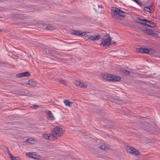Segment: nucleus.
I'll list each match as a JSON object with an SVG mask.
<instances>
[{"mask_svg": "<svg viewBox=\"0 0 160 160\" xmlns=\"http://www.w3.org/2000/svg\"><path fill=\"white\" fill-rule=\"evenodd\" d=\"M64 132L63 129L60 126H57L52 130V134L44 133L42 137L46 139L56 140L57 137H60Z\"/></svg>", "mask_w": 160, "mask_h": 160, "instance_id": "obj_1", "label": "nucleus"}, {"mask_svg": "<svg viewBox=\"0 0 160 160\" xmlns=\"http://www.w3.org/2000/svg\"><path fill=\"white\" fill-rule=\"evenodd\" d=\"M126 13L118 8L113 7L111 9L112 16L113 18H116L117 19H121V17L125 16V14Z\"/></svg>", "mask_w": 160, "mask_h": 160, "instance_id": "obj_2", "label": "nucleus"}, {"mask_svg": "<svg viewBox=\"0 0 160 160\" xmlns=\"http://www.w3.org/2000/svg\"><path fill=\"white\" fill-rule=\"evenodd\" d=\"M102 42L100 44V45H102L104 47L105 46L109 47L112 41V38H111L109 34H107L101 38Z\"/></svg>", "mask_w": 160, "mask_h": 160, "instance_id": "obj_3", "label": "nucleus"}, {"mask_svg": "<svg viewBox=\"0 0 160 160\" xmlns=\"http://www.w3.org/2000/svg\"><path fill=\"white\" fill-rule=\"evenodd\" d=\"M103 77L104 79L108 81H120L121 79L120 77L117 75L109 74H105Z\"/></svg>", "mask_w": 160, "mask_h": 160, "instance_id": "obj_4", "label": "nucleus"}, {"mask_svg": "<svg viewBox=\"0 0 160 160\" xmlns=\"http://www.w3.org/2000/svg\"><path fill=\"white\" fill-rule=\"evenodd\" d=\"M35 152H29L26 153L27 157L29 158H32L36 159H40V157L38 155L35 154Z\"/></svg>", "mask_w": 160, "mask_h": 160, "instance_id": "obj_5", "label": "nucleus"}, {"mask_svg": "<svg viewBox=\"0 0 160 160\" xmlns=\"http://www.w3.org/2000/svg\"><path fill=\"white\" fill-rule=\"evenodd\" d=\"M127 149L128 152L130 153L136 155H140L139 152L133 148L128 147Z\"/></svg>", "mask_w": 160, "mask_h": 160, "instance_id": "obj_6", "label": "nucleus"}, {"mask_svg": "<svg viewBox=\"0 0 160 160\" xmlns=\"http://www.w3.org/2000/svg\"><path fill=\"white\" fill-rule=\"evenodd\" d=\"M70 33L72 34H73L77 36H85L86 34V32H81L80 31L72 30L70 31Z\"/></svg>", "mask_w": 160, "mask_h": 160, "instance_id": "obj_7", "label": "nucleus"}, {"mask_svg": "<svg viewBox=\"0 0 160 160\" xmlns=\"http://www.w3.org/2000/svg\"><path fill=\"white\" fill-rule=\"evenodd\" d=\"M137 51L140 53H144L148 54L149 51L148 49L140 48L137 49Z\"/></svg>", "mask_w": 160, "mask_h": 160, "instance_id": "obj_8", "label": "nucleus"}, {"mask_svg": "<svg viewBox=\"0 0 160 160\" xmlns=\"http://www.w3.org/2000/svg\"><path fill=\"white\" fill-rule=\"evenodd\" d=\"M101 38V36L99 35H97L96 36L95 35H91L88 37V39L92 40H96L99 39Z\"/></svg>", "mask_w": 160, "mask_h": 160, "instance_id": "obj_9", "label": "nucleus"}, {"mask_svg": "<svg viewBox=\"0 0 160 160\" xmlns=\"http://www.w3.org/2000/svg\"><path fill=\"white\" fill-rule=\"evenodd\" d=\"M138 22L142 25H146L147 26V23H148L149 20L145 19H142L140 18H138Z\"/></svg>", "mask_w": 160, "mask_h": 160, "instance_id": "obj_10", "label": "nucleus"}, {"mask_svg": "<svg viewBox=\"0 0 160 160\" xmlns=\"http://www.w3.org/2000/svg\"><path fill=\"white\" fill-rule=\"evenodd\" d=\"M99 148L100 149L104 151H107L110 148L108 145L104 144L100 146Z\"/></svg>", "mask_w": 160, "mask_h": 160, "instance_id": "obj_11", "label": "nucleus"}, {"mask_svg": "<svg viewBox=\"0 0 160 160\" xmlns=\"http://www.w3.org/2000/svg\"><path fill=\"white\" fill-rule=\"evenodd\" d=\"M47 116L50 120H53L55 119V118L52 112L50 111H48L47 112Z\"/></svg>", "mask_w": 160, "mask_h": 160, "instance_id": "obj_12", "label": "nucleus"}, {"mask_svg": "<svg viewBox=\"0 0 160 160\" xmlns=\"http://www.w3.org/2000/svg\"><path fill=\"white\" fill-rule=\"evenodd\" d=\"M144 9L145 10H146L151 13H152L154 11V10L152 8H150L149 7H144Z\"/></svg>", "mask_w": 160, "mask_h": 160, "instance_id": "obj_13", "label": "nucleus"}, {"mask_svg": "<svg viewBox=\"0 0 160 160\" xmlns=\"http://www.w3.org/2000/svg\"><path fill=\"white\" fill-rule=\"evenodd\" d=\"M28 84L32 86L35 87L37 83L35 81L30 80L28 81Z\"/></svg>", "mask_w": 160, "mask_h": 160, "instance_id": "obj_14", "label": "nucleus"}, {"mask_svg": "<svg viewBox=\"0 0 160 160\" xmlns=\"http://www.w3.org/2000/svg\"><path fill=\"white\" fill-rule=\"evenodd\" d=\"M148 23H149L150 25L148 24L147 25V26L151 27L152 28H154L156 27V24L153 23L152 21L149 20L148 21Z\"/></svg>", "mask_w": 160, "mask_h": 160, "instance_id": "obj_15", "label": "nucleus"}, {"mask_svg": "<svg viewBox=\"0 0 160 160\" xmlns=\"http://www.w3.org/2000/svg\"><path fill=\"white\" fill-rule=\"evenodd\" d=\"M34 141L35 140L34 138H28L26 141V142H28V143L31 144L33 143Z\"/></svg>", "mask_w": 160, "mask_h": 160, "instance_id": "obj_16", "label": "nucleus"}, {"mask_svg": "<svg viewBox=\"0 0 160 160\" xmlns=\"http://www.w3.org/2000/svg\"><path fill=\"white\" fill-rule=\"evenodd\" d=\"M64 103L66 106H69V107L71 106V103H73L72 102H70L69 100H66L64 101Z\"/></svg>", "mask_w": 160, "mask_h": 160, "instance_id": "obj_17", "label": "nucleus"}, {"mask_svg": "<svg viewBox=\"0 0 160 160\" xmlns=\"http://www.w3.org/2000/svg\"><path fill=\"white\" fill-rule=\"evenodd\" d=\"M149 51L148 54H153L156 53V51L155 50L152 49V48H149Z\"/></svg>", "mask_w": 160, "mask_h": 160, "instance_id": "obj_18", "label": "nucleus"}, {"mask_svg": "<svg viewBox=\"0 0 160 160\" xmlns=\"http://www.w3.org/2000/svg\"><path fill=\"white\" fill-rule=\"evenodd\" d=\"M46 28L48 30H53L55 29L54 27L50 25H48L46 27Z\"/></svg>", "mask_w": 160, "mask_h": 160, "instance_id": "obj_19", "label": "nucleus"}, {"mask_svg": "<svg viewBox=\"0 0 160 160\" xmlns=\"http://www.w3.org/2000/svg\"><path fill=\"white\" fill-rule=\"evenodd\" d=\"M6 149H7V153H8V155H9V156L10 157L12 160V159L13 157L14 156H12V155L11 154L9 150L8 149V148H7Z\"/></svg>", "mask_w": 160, "mask_h": 160, "instance_id": "obj_20", "label": "nucleus"}, {"mask_svg": "<svg viewBox=\"0 0 160 160\" xmlns=\"http://www.w3.org/2000/svg\"><path fill=\"white\" fill-rule=\"evenodd\" d=\"M75 84L76 86L80 87V86L81 85V84H82V82L78 81H76L75 82Z\"/></svg>", "mask_w": 160, "mask_h": 160, "instance_id": "obj_21", "label": "nucleus"}, {"mask_svg": "<svg viewBox=\"0 0 160 160\" xmlns=\"http://www.w3.org/2000/svg\"><path fill=\"white\" fill-rule=\"evenodd\" d=\"M16 77L18 78H20L24 77L23 72L16 75Z\"/></svg>", "mask_w": 160, "mask_h": 160, "instance_id": "obj_22", "label": "nucleus"}, {"mask_svg": "<svg viewBox=\"0 0 160 160\" xmlns=\"http://www.w3.org/2000/svg\"><path fill=\"white\" fill-rule=\"evenodd\" d=\"M24 77H28L30 76V74L29 72H23Z\"/></svg>", "mask_w": 160, "mask_h": 160, "instance_id": "obj_23", "label": "nucleus"}, {"mask_svg": "<svg viewBox=\"0 0 160 160\" xmlns=\"http://www.w3.org/2000/svg\"><path fill=\"white\" fill-rule=\"evenodd\" d=\"M58 82L60 83H62L64 85H67V83L66 82L63 80H62V79H61V80H59V81H58Z\"/></svg>", "mask_w": 160, "mask_h": 160, "instance_id": "obj_24", "label": "nucleus"}, {"mask_svg": "<svg viewBox=\"0 0 160 160\" xmlns=\"http://www.w3.org/2000/svg\"><path fill=\"white\" fill-rule=\"evenodd\" d=\"M87 84H85L84 83L82 82V84H81V85L80 86V87L85 88L87 87Z\"/></svg>", "mask_w": 160, "mask_h": 160, "instance_id": "obj_25", "label": "nucleus"}, {"mask_svg": "<svg viewBox=\"0 0 160 160\" xmlns=\"http://www.w3.org/2000/svg\"><path fill=\"white\" fill-rule=\"evenodd\" d=\"M150 31H151V30L147 29L145 30V33L150 35V34H151Z\"/></svg>", "mask_w": 160, "mask_h": 160, "instance_id": "obj_26", "label": "nucleus"}, {"mask_svg": "<svg viewBox=\"0 0 160 160\" xmlns=\"http://www.w3.org/2000/svg\"><path fill=\"white\" fill-rule=\"evenodd\" d=\"M122 102V101L120 100L119 99H118L117 100H116L115 103L118 104H121Z\"/></svg>", "mask_w": 160, "mask_h": 160, "instance_id": "obj_27", "label": "nucleus"}, {"mask_svg": "<svg viewBox=\"0 0 160 160\" xmlns=\"http://www.w3.org/2000/svg\"><path fill=\"white\" fill-rule=\"evenodd\" d=\"M11 160H21V159L18 157H15L14 156Z\"/></svg>", "mask_w": 160, "mask_h": 160, "instance_id": "obj_28", "label": "nucleus"}, {"mask_svg": "<svg viewBox=\"0 0 160 160\" xmlns=\"http://www.w3.org/2000/svg\"><path fill=\"white\" fill-rule=\"evenodd\" d=\"M123 72L126 73V74H129L130 73V72L127 70H123Z\"/></svg>", "mask_w": 160, "mask_h": 160, "instance_id": "obj_29", "label": "nucleus"}, {"mask_svg": "<svg viewBox=\"0 0 160 160\" xmlns=\"http://www.w3.org/2000/svg\"><path fill=\"white\" fill-rule=\"evenodd\" d=\"M150 32H151L150 35H153L157 34V33L155 32H154L153 31H152L151 30Z\"/></svg>", "mask_w": 160, "mask_h": 160, "instance_id": "obj_30", "label": "nucleus"}, {"mask_svg": "<svg viewBox=\"0 0 160 160\" xmlns=\"http://www.w3.org/2000/svg\"><path fill=\"white\" fill-rule=\"evenodd\" d=\"M98 7L99 8H103V6L102 5H98Z\"/></svg>", "mask_w": 160, "mask_h": 160, "instance_id": "obj_31", "label": "nucleus"}, {"mask_svg": "<svg viewBox=\"0 0 160 160\" xmlns=\"http://www.w3.org/2000/svg\"><path fill=\"white\" fill-rule=\"evenodd\" d=\"M145 130L146 131H148L149 132L150 131V128L149 127L148 128H147V129H146Z\"/></svg>", "mask_w": 160, "mask_h": 160, "instance_id": "obj_32", "label": "nucleus"}, {"mask_svg": "<svg viewBox=\"0 0 160 160\" xmlns=\"http://www.w3.org/2000/svg\"><path fill=\"white\" fill-rule=\"evenodd\" d=\"M35 106V107H36V108H38V107H39V106H38V105H36Z\"/></svg>", "mask_w": 160, "mask_h": 160, "instance_id": "obj_33", "label": "nucleus"}, {"mask_svg": "<svg viewBox=\"0 0 160 160\" xmlns=\"http://www.w3.org/2000/svg\"><path fill=\"white\" fill-rule=\"evenodd\" d=\"M115 42H112V44H113V43H115Z\"/></svg>", "mask_w": 160, "mask_h": 160, "instance_id": "obj_34", "label": "nucleus"}, {"mask_svg": "<svg viewBox=\"0 0 160 160\" xmlns=\"http://www.w3.org/2000/svg\"><path fill=\"white\" fill-rule=\"evenodd\" d=\"M25 91H26L27 92H28V90H25Z\"/></svg>", "mask_w": 160, "mask_h": 160, "instance_id": "obj_35", "label": "nucleus"}, {"mask_svg": "<svg viewBox=\"0 0 160 160\" xmlns=\"http://www.w3.org/2000/svg\"><path fill=\"white\" fill-rule=\"evenodd\" d=\"M149 7L150 8H152V6H150H150H149Z\"/></svg>", "mask_w": 160, "mask_h": 160, "instance_id": "obj_36", "label": "nucleus"}, {"mask_svg": "<svg viewBox=\"0 0 160 160\" xmlns=\"http://www.w3.org/2000/svg\"><path fill=\"white\" fill-rule=\"evenodd\" d=\"M2 31V29H0V31Z\"/></svg>", "mask_w": 160, "mask_h": 160, "instance_id": "obj_37", "label": "nucleus"}, {"mask_svg": "<svg viewBox=\"0 0 160 160\" xmlns=\"http://www.w3.org/2000/svg\"><path fill=\"white\" fill-rule=\"evenodd\" d=\"M159 8H160V6H159Z\"/></svg>", "mask_w": 160, "mask_h": 160, "instance_id": "obj_38", "label": "nucleus"}, {"mask_svg": "<svg viewBox=\"0 0 160 160\" xmlns=\"http://www.w3.org/2000/svg\"><path fill=\"white\" fill-rule=\"evenodd\" d=\"M0 18H1V17H0Z\"/></svg>", "mask_w": 160, "mask_h": 160, "instance_id": "obj_39", "label": "nucleus"}]
</instances>
